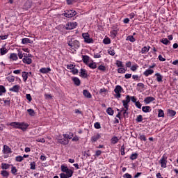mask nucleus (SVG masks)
Here are the masks:
<instances>
[{
    "label": "nucleus",
    "instance_id": "1",
    "mask_svg": "<svg viewBox=\"0 0 178 178\" xmlns=\"http://www.w3.org/2000/svg\"><path fill=\"white\" fill-rule=\"evenodd\" d=\"M67 43L70 47V51H72L73 53L76 52V50L80 48V42L77 40V39L71 36L67 37Z\"/></svg>",
    "mask_w": 178,
    "mask_h": 178
},
{
    "label": "nucleus",
    "instance_id": "2",
    "mask_svg": "<svg viewBox=\"0 0 178 178\" xmlns=\"http://www.w3.org/2000/svg\"><path fill=\"white\" fill-rule=\"evenodd\" d=\"M77 15V12L74 10H67L65 11L63 15L65 17H67L68 19H70L72 17H74Z\"/></svg>",
    "mask_w": 178,
    "mask_h": 178
},
{
    "label": "nucleus",
    "instance_id": "3",
    "mask_svg": "<svg viewBox=\"0 0 178 178\" xmlns=\"http://www.w3.org/2000/svg\"><path fill=\"white\" fill-rule=\"evenodd\" d=\"M82 37L84 39V42L86 44H94V39L90 38L88 33H82Z\"/></svg>",
    "mask_w": 178,
    "mask_h": 178
},
{
    "label": "nucleus",
    "instance_id": "4",
    "mask_svg": "<svg viewBox=\"0 0 178 178\" xmlns=\"http://www.w3.org/2000/svg\"><path fill=\"white\" fill-rule=\"evenodd\" d=\"M122 91H123V88H122V86L119 85L115 86L114 89V92H115V98H120L122 97Z\"/></svg>",
    "mask_w": 178,
    "mask_h": 178
},
{
    "label": "nucleus",
    "instance_id": "5",
    "mask_svg": "<svg viewBox=\"0 0 178 178\" xmlns=\"http://www.w3.org/2000/svg\"><path fill=\"white\" fill-rule=\"evenodd\" d=\"M77 27V22H67L65 25H64V28L65 30H73Z\"/></svg>",
    "mask_w": 178,
    "mask_h": 178
},
{
    "label": "nucleus",
    "instance_id": "6",
    "mask_svg": "<svg viewBox=\"0 0 178 178\" xmlns=\"http://www.w3.org/2000/svg\"><path fill=\"white\" fill-rule=\"evenodd\" d=\"M161 168H166V165L168 163V157L166 154H163L161 159L159 161Z\"/></svg>",
    "mask_w": 178,
    "mask_h": 178
},
{
    "label": "nucleus",
    "instance_id": "7",
    "mask_svg": "<svg viewBox=\"0 0 178 178\" xmlns=\"http://www.w3.org/2000/svg\"><path fill=\"white\" fill-rule=\"evenodd\" d=\"M129 104H130V95H127L125 100H122V104L124 109H129V107L130 106Z\"/></svg>",
    "mask_w": 178,
    "mask_h": 178
},
{
    "label": "nucleus",
    "instance_id": "8",
    "mask_svg": "<svg viewBox=\"0 0 178 178\" xmlns=\"http://www.w3.org/2000/svg\"><path fill=\"white\" fill-rule=\"evenodd\" d=\"M31 6H33V1L27 0L23 6V9L24 10H29Z\"/></svg>",
    "mask_w": 178,
    "mask_h": 178
},
{
    "label": "nucleus",
    "instance_id": "9",
    "mask_svg": "<svg viewBox=\"0 0 178 178\" xmlns=\"http://www.w3.org/2000/svg\"><path fill=\"white\" fill-rule=\"evenodd\" d=\"M2 152L3 154H12L13 152L12 151V149L9 146H8L7 145H4L3 146Z\"/></svg>",
    "mask_w": 178,
    "mask_h": 178
},
{
    "label": "nucleus",
    "instance_id": "10",
    "mask_svg": "<svg viewBox=\"0 0 178 178\" xmlns=\"http://www.w3.org/2000/svg\"><path fill=\"white\" fill-rule=\"evenodd\" d=\"M22 62L23 63H26V65H31V63H33V60L29 58V56H27V54H26V55H24V58H22Z\"/></svg>",
    "mask_w": 178,
    "mask_h": 178
},
{
    "label": "nucleus",
    "instance_id": "11",
    "mask_svg": "<svg viewBox=\"0 0 178 178\" xmlns=\"http://www.w3.org/2000/svg\"><path fill=\"white\" fill-rule=\"evenodd\" d=\"M29 128V124L26 122H20L19 124V129L22 130V131H26Z\"/></svg>",
    "mask_w": 178,
    "mask_h": 178
},
{
    "label": "nucleus",
    "instance_id": "12",
    "mask_svg": "<svg viewBox=\"0 0 178 178\" xmlns=\"http://www.w3.org/2000/svg\"><path fill=\"white\" fill-rule=\"evenodd\" d=\"M99 138H101V134H96L95 135H94L93 136L91 137L90 140L92 143H97V141H98V140H99Z\"/></svg>",
    "mask_w": 178,
    "mask_h": 178
},
{
    "label": "nucleus",
    "instance_id": "13",
    "mask_svg": "<svg viewBox=\"0 0 178 178\" xmlns=\"http://www.w3.org/2000/svg\"><path fill=\"white\" fill-rule=\"evenodd\" d=\"M51 70V67H42L40 69L39 72L40 73H42V74H47V73H49Z\"/></svg>",
    "mask_w": 178,
    "mask_h": 178
},
{
    "label": "nucleus",
    "instance_id": "14",
    "mask_svg": "<svg viewBox=\"0 0 178 178\" xmlns=\"http://www.w3.org/2000/svg\"><path fill=\"white\" fill-rule=\"evenodd\" d=\"M154 101H155V97H147L144 99V102L145 104H146V105H148V104H151V102H154Z\"/></svg>",
    "mask_w": 178,
    "mask_h": 178
},
{
    "label": "nucleus",
    "instance_id": "15",
    "mask_svg": "<svg viewBox=\"0 0 178 178\" xmlns=\"http://www.w3.org/2000/svg\"><path fill=\"white\" fill-rule=\"evenodd\" d=\"M29 74H31V72H22V76L23 79V81L26 83L27 81V79H29Z\"/></svg>",
    "mask_w": 178,
    "mask_h": 178
},
{
    "label": "nucleus",
    "instance_id": "16",
    "mask_svg": "<svg viewBox=\"0 0 178 178\" xmlns=\"http://www.w3.org/2000/svg\"><path fill=\"white\" fill-rule=\"evenodd\" d=\"M79 73L81 77H83L84 79H87V77H88V74H87V70H86V69H81Z\"/></svg>",
    "mask_w": 178,
    "mask_h": 178
},
{
    "label": "nucleus",
    "instance_id": "17",
    "mask_svg": "<svg viewBox=\"0 0 178 178\" xmlns=\"http://www.w3.org/2000/svg\"><path fill=\"white\" fill-rule=\"evenodd\" d=\"M142 111L144 112V113H149L152 109L151 108V106H145L142 107Z\"/></svg>",
    "mask_w": 178,
    "mask_h": 178
},
{
    "label": "nucleus",
    "instance_id": "18",
    "mask_svg": "<svg viewBox=\"0 0 178 178\" xmlns=\"http://www.w3.org/2000/svg\"><path fill=\"white\" fill-rule=\"evenodd\" d=\"M19 90H20V86L15 85L11 88H10L9 91H12V92H19Z\"/></svg>",
    "mask_w": 178,
    "mask_h": 178
},
{
    "label": "nucleus",
    "instance_id": "19",
    "mask_svg": "<svg viewBox=\"0 0 178 178\" xmlns=\"http://www.w3.org/2000/svg\"><path fill=\"white\" fill-rule=\"evenodd\" d=\"M151 74H154V70L148 69L143 72V75L145 76V77H148V76H151Z\"/></svg>",
    "mask_w": 178,
    "mask_h": 178
},
{
    "label": "nucleus",
    "instance_id": "20",
    "mask_svg": "<svg viewBox=\"0 0 178 178\" xmlns=\"http://www.w3.org/2000/svg\"><path fill=\"white\" fill-rule=\"evenodd\" d=\"M10 126L13 127L14 129H19L20 122H13L11 123H10Z\"/></svg>",
    "mask_w": 178,
    "mask_h": 178
},
{
    "label": "nucleus",
    "instance_id": "21",
    "mask_svg": "<svg viewBox=\"0 0 178 178\" xmlns=\"http://www.w3.org/2000/svg\"><path fill=\"white\" fill-rule=\"evenodd\" d=\"M72 81L74 83L75 86H76L77 87H79V86H80L81 84V81H80V79H79L78 77H73L72 78Z\"/></svg>",
    "mask_w": 178,
    "mask_h": 178
},
{
    "label": "nucleus",
    "instance_id": "22",
    "mask_svg": "<svg viewBox=\"0 0 178 178\" xmlns=\"http://www.w3.org/2000/svg\"><path fill=\"white\" fill-rule=\"evenodd\" d=\"M83 94L84 97H86V98H92V95L87 90H83Z\"/></svg>",
    "mask_w": 178,
    "mask_h": 178
},
{
    "label": "nucleus",
    "instance_id": "23",
    "mask_svg": "<svg viewBox=\"0 0 178 178\" xmlns=\"http://www.w3.org/2000/svg\"><path fill=\"white\" fill-rule=\"evenodd\" d=\"M118 31H119V29L115 28V29H113V31L110 32L113 38H115L116 35H118Z\"/></svg>",
    "mask_w": 178,
    "mask_h": 178
},
{
    "label": "nucleus",
    "instance_id": "24",
    "mask_svg": "<svg viewBox=\"0 0 178 178\" xmlns=\"http://www.w3.org/2000/svg\"><path fill=\"white\" fill-rule=\"evenodd\" d=\"M9 59L10 60H17L19 58L17 57V54H16V53H12L9 56Z\"/></svg>",
    "mask_w": 178,
    "mask_h": 178
},
{
    "label": "nucleus",
    "instance_id": "25",
    "mask_svg": "<svg viewBox=\"0 0 178 178\" xmlns=\"http://www.w3.org/2000/svg\"><path fill=\"white\" fill-rule=\"evenodd\" d=\"M73 133L72 132H70L69 134H63V137L64 138H66L67 140H72V138H73Z\"/></svg>",
    "mask_w": 178,
    "mask_h": 178
},
{
    "label": "nucleus",
    "instance_id": "26",
    "mask_svg": "<svg viewBox=\"0 0 178 178\" xmlns=\"http://www.w3.org/2000/svg\"><path fill=\"white\" fill-rule=\"evenodd\" d=\"M22 44H33V41L29 38H25L22 39Z\"/></svg>",
    "mask_w": 178,
    "mask_h": 178
},
{
    "label": "nucleus",
    "instance_id": "27",
    "mask_svg": "<svg viewBox=\"0 0 178 178\" xmlns=\"http://www.w3.org/2000/svg\"><path fill=\"white\" fill-rule=\"evenodd\" d=\"M168 115L170 118H173L176 115V111L175 110L168 109Z\"/></svg>",
    "mask_w": 178,
    "mask_h": 178
},
{
    "label": "nucleus",
    "instance_id": "28",
    "mask_svg": "<svg viewBox=\"0 0 178 178\" xmlns=\"http://www.w3.org/2000/svg\"><path fill=\"white\" fill-rule=\"evenodd\" d=\"M106 113L110 116H113V113H115V111L111 107H108L106 109Z\"/></svg>",
    "mask_w": 178,
    "mask_h": 178
},
{
    "label": "nucleus",
    "instance_id": "29",
    "mask_svg": "<svg viewBox=\"0 0 178 178\" xmlns=\"http://www.w3.org/2000/svg\"><path fill=\"white\" fill-rule=\"evenodd\" d=\"M9 168H10V164H8L6 163H1V169H3V170H6L9 169Z\"/></svg>",
    "mask_w": 178,
    "mask_h": 178
},
{
    "label": "nucleus",
    "instance_id": "30",
    "mask_svg": "<svg viewBox=\"0 0 178 178\" xmlns=\"http://www.w3.org/2000/svg\"><path fill=\"white\" fill-rule=\"evenodd\" d=\"M0 54L1 56L6 55L8 54V49L6 47H1L0 49Z\"/></svg>",
    "mask_w": 178,
    "mask_h": 178
},
{
    "label": "nucleus",
    "instance_id": "31",
    "mask_svg": "<svg viewBox=\"0 0 178 178\" xmlns=\"http://www.w3.org/2000/svg\"><path fill=\"white\" fill-rule=\"evenodd\" d=\"M127 41H130V42H136V38L133 35H128L126 38Z\"/></svg>",
    "mask_w": 178,
    "mask_h": 178
},
{
    "label": "nucleus",
    "instance_id": "32",
    "mask_svg": "<svg viewBox=\"0 0 178 178\" xmlns=\"http://www.w3.org/2000/svg\"><path fill=\"white\" fill-rule=\"evenodd\" d=\"M1 175L3 177H9V172H8L7 170H1Z\"/></svg>",
    "mask_w": 178,
    "mask_h": 178
},
{
    "label": "nucleus",
    "instance_id": "33",
    "mask_svg": "<svg viewBox=\"0 0 178 178\" xmlns=\"http://www.w3.org/2000/svg\"><path fill=\"white\" fill-rule=\"evenodd\" d=\"M154 76H156V81L159 83H161L162 79H163V76H162L159 73H156Z\"/></svg>",
    "mask_w": 178,
    "mask_h": 178
},
{
    "label": "nucleus",
    "instance_id": "34",
    "mask_svg": "<svg viewBox=\"0 0 178 178\" xmlns=\"http://www.w3.org/2000/svg\"><path fill=\"white\" fill-rule=\"evenodd\" d=\"M111 144H118L119 143V138L117 136H113L111 140Z\"/></svg>",
    "mask_w": 178,
    "mask_h": 178
},
{
    "label": "nucleus",
    "instance_id": "35",
    "mask_svg": "<svg viewBox=\"0 0 178 178\" xmlns=\"http://www.w3.org/2000/svg\"><path fill=\"white\" fill-rule=\"evenodd\" d=\"M6 80L8 81V83H13L15 81V76L10 75L6 77Z\"/></svg>",
    "mask_w": 178,
    "mask_h": 178
},
{
    "label": "nucleus",
    "instance_id": "36",
    "mask_svg": "<svg viewBox=\"0 0 178 178\" xmlns=\"http://www.w3.org/2000/svg\"><path fill=\"white\" fill-rule=\"evenodd\" d=\"M149 51V49L147 47V46H145L141 49L140 53H142L143 54H147Z\"/></svg>",
    "mask_w": 178,
    "mask_h": 178
},
{
    "label": "nucleus",
    "instance_id": "37",
    "mask_svg": "<svg viewBox=\"0 0 178 178\" xmlns=\"http://www.w3.org/2000/svg\"><path fill=\"white\" fill-rule=\"evenodd\" d=\"M129 158L131 161H135V159H137V158H138V154L137 153L131 154Z\"/></svg>",
    "mask_w": 178,
    "mask_h": 178
},
{
    "label": "nucleus",
    "instance_id": "38",
    "mask_svg": "<svg viewBox=\"0 0 178 178\" xmlns=\"http://www.w3.org/2000/svg\"><path fill=\"white\" fill-rule=\"evenodd\" d=\"M158 112V118H165V113L163 112V110L159 109Z\"/></svg>",
    "mask_w": 178,
    "mask_h": 178
},
{
    "label": "nucleus",
    "instance_id": "39",
    "mask_svg": "<svg viewBox=\"0 0 178 178\" xmlns=\"http://www.w3.org/2000/svg\"><path fill=\"white\" fill-rule=\"evenodd\" d=\"M66 175L67 176L68 178L72 177V176H73V170H70L68 168V170L66 171L65 172Z\"/></svg>",
    "mask_w": 178,
    "mask_h": 178
},
{
    "label": "nucleus",
    "instance_id": "40",
    "mask_svg": "<svg viewBox=\"0 0 178 178\" xmlns=\"http://www.w3.org/2000/svg\"><path fill=\"white\" fill-rule=\"evenodd\" d=\"M29 116H35V111L33 109L29 108L27 110Z\"/></svg>",
    "mask_w": 178,
    "mask_h": 178
},
{
    "label": "nucleus",
    "instance_id": "41",
    "mask_svg": "<svg viewBox=\"0 0 178 178\" xmlns=\"http://www.w3.org/2000/svg\"><path fill=\"white\" fill-rule=\"evenodd\" d=\"M138 139L140 140V141H147V138L145 137V135L144 134H139Z\"/></svg>",
    "mask_w": 178,
    "mask_h": 178
},
{
    "label": "nucleus",
    "instance_id": "42",
    "mask_svg": "<svg viewBox=\"0 0 178 178\" xmlns=\"http://www.w3.org/2000/svg\"><path fill=\"white\" fill-rule=\"evenodd\" d=\"M61 172H63L64 173H66L67 170H69V168L67 166L61 165L60 166Z\"/></svg>",
    "mask_w": 178,
    "mask_h": 178
},
{
    "label": "nucleus",
    "instance_id": "43",
    "mask_svg": "<svg viewBox=\"0 0 178 178\" xmlns=\"http://www.w3.org/2000/svg\"><path fill=\"white\" fill-rule=\"evenodd\" d=\"M11 173H12V175H14V176H16V175H17V170L16 167L13 166L11 168Z\"/></svg>",
    "mask_w": 178,
    "mask_h": 178
},
{
    "label": "nucleus",
    "instance_id": "44",
    "mask_svg": "<svg viewBox=\"0 0 178 178\" xmlns=\"http://www.w3.org/2000/svg\"><path fill=\"white\" fill-rule=\"evenodd\" d=\"M88 60H90V56H83V63H88Z\"/></svg>",
    "mask_w": 178,
    "mask_h": 178
},
{
    "label": "nucleus",
    "instance_id": "45",
    "mask_svg": "<svg viewBox=\"0 0 178 178\" xmlns=\"http://www.w3.org/2000/svg\"><path fill=\"white\" fill-rule=\"evenodd\" d=\"M161 42H162V44H164V45H168V44H169V42H170L169 41V40H168V38H163L161 40Z\"/></svg>",
    "mask_w": 178,
    "mask_h": 178
},
{
    "label": "nucleus",
    "instance_id": "46",
    "mask_svg": "<svg viewBox=\"0 0 178 178\" xmlns=\"http://www.w3.org/2000/svg\"><path fill=\"white\" fill-rule=\"evenodd\" d=\"M108 55H111V56H115L116 52H115L114 49H108Z\"/></svg>",
    "mask_w": 178,
    "mask_h": 178
},
{
    "label": "nucleus",
    "instance_id": "47",
    "mask_svg": "<svg viewBox=\"0 0 178 178\" xmlns=\"http://www.w3.org/2000/svg\"><path fill=\"white\" fill-rule=\"evenodd\" d=\"M90 69H97V63H92L88 65Z\"/></svg>",
    "mask_w": 178,
    "mask_h": 178
},
{
    "label": "nucleus",
    "instance_id": "48",
    "mask_svg": "<svg viewBox=\"0 0 178 178\" xmlns=\"http://www.w3.org/2000/svg\"><path fill=\"white\" fill-rule=\"evenodd\" d=\"M123 118H129V109L125 108L124 111L123 112Z\"/></svg>",
    "mask_w": 178,
    "mask_h": 178
},
{
    "label": "nucleus",
    "instance_id": "49",
    "mask_svg": "<svg viewBox=\"0 0 178 178\" xmlns=\"http://www.w3.org/2000/svg\"><path fill=\"white\" fill-rule=\"evenodd\" d=\"M24 55H26L25 53L23 54V52H22V51L18 50V58L19 59H23V56H24Z\"/></svg>",
    "mask_w": 178,
    "mask_h": 178
},
{
    "label": "nucleus",
    "instance_id": "50",
    "mask_svg": "<svg viewBox=\"0 0 178 178\" xmlns=\"http://www.w3.org/2000/svg\"><path fill=\"white\" fill-rule=\"evenodd\" d=\"M98 70H100L101 72H105V70H106V67H105V65H99L97 67Z\"/></svg>",
    "mask_w": 178,
    "mask_h": 178
},
{
    "label": "nucleus",
    "instance_id": "51",
    "mask_svg": "<svg viewBox=\"0 0 178 178\" xmlns=\"http://www.w3.org/2000/svg\"><path fill=\"white\" fill-rule=\"evenodd\" d=\"M115 65L118 66V67H123V62H122V61H120L119 60H118L116 61Z\"/></svg>",
    "mask_w": 178,
    "mask_h": 178
},
{
    "label": "nucleus",
    "instance_id": "52",
    "mask_svg": "<svg viewBox=\"0 0 178 178\" xmlns=\"http://www.w3.org/2000/svg\"><path fill=\"white\" fill-rule=\"evenodd\" d=\"M103 42L104 44H111V38H106L103 40Z\"/></svg>",
    "mask_w": 178,
    "mask_h": 178
},
{
    "label": "nucleus",
    "instance_id": "53",
    "mask_svg": "<svg viewBox=\"0 0 178 178\" xmlns=\"http://www.w3.org/2000/svg\"><path fill=\"white\" fill-rule=\"evenodd\" d=\"M24 159L22 156H17L15 157L16 162H22Z\"/></svg>",
    "mask_w": 178,
    "mask_h": 178
},
{
    "label": "nucleus",
    "instance_id": "54",
    "mask_svg": "<svg viewBox=\"0 0 178 178\" xmlns=\"http://www.w3.org/2000/svg\"><path fill=\"white\" fill-rule=\"evenodd\" d=\"M30 169L32 170H35V161H33L30 163Z\"/></svg>",
    "mask_w": 178,
    "mask_h": 178
},
{
    "label": "nucleus",
    "instance_id": "55",
    "mask_svg": "<svg viewBox=\"0 0 178 178\" xmlns=\"http://www.w3.org/2000/svg\"><path fill=\"white\" fill-rule=\"evenodd\" d=\"M137 69H138V65H137V64L133 65L131 67V70H132V72H136V70H137Z\"/></svg>",
    "mask_w": 178,
    "mask_h": 178
},
{
    "label": "nucleus",
    "instance_id": "56",
    "mask_svg": "<svg viewBox=\"0 0 178 178\" xmlns=\"http://www.w3.org/2000/svg\"><path fill=\"white\" fill-rule=\"evenodd\" d=\"M67 5H73L74 2H79V0H66Z\"/></svg>",
    "mask_w": 178,
    "mask_h": 178
},
{
    "label": "nucleus",
    "instance_id": "57",
    "mask_svg": "<svg viewBox=\"0 0 178 178\" xmlns=\"http://www.w3.org/2000/svg\"><path fill=\"white\" fill-rule=\"evenodd\" d=\"M136 122H138V123H141V122H143V115H138L136 118Z\"/></svg>",
    "mask_w": 178,
    "mask_h": 178
},
{
    "label": "nucleus",
    "instance_id": "58",
    "mask_svg": "<svg viewBox=\"0 0 178 178\" xmlns=\"http://www.w3.org/2000/svg\"><path fill=\"white\" fill-rule=\"evenodd\" d=\"M135 106H136V108H138V109H141V106H143V104H141V103L140 102V101H138L135 103Z\"/></svg>",
    "mask_w": 178,
    "mask_h": 178
},
{
    "label": "nucleus",
    "instance_id": "59",
    "mask_svg": "<svg viewBox=\"0 0 178 178\" xmlns=\"http://www.w3.org/2000/svg\"><path fill=\"white\" fill-rule=\"evenodd\" d=\"M0 91L1 92V93L5 94V92H6V88H5V86L1 85L0 86Z\"/></svg>",
    "mask_w": 178,
    "mask_h": 178
},
{
    "label": "nucleus",
    "instance_id": "60",
    "mask_svg": "<svg viewBox=\"0 0 178 178\" xmlns=\"http://www.w3.org/2000/svg\"><path fill=\"white\" fill-rule=\"evenodd\" d=\"M118 73H121V74L126 73V69H124V68H118Z\"/></svg>",
    "mask_w": 178,
    "mask_h": 178
},
{
    "label": "nucleus",
    "instance_id": "61",
    "mask_svg": "<svg viewBox=\"0 0 178 178\" xmlns=\"http://www.w3.org/2000/svg\"><path fill=\"white\" fill-rule=\"evenodd\" d=\"M95 129H101V124L99 122H95L94 124Z\"/></svg>",
    "mask_w": 178,
    "mask_h": 178
},
{
    "label": "nucleus",
    "instance_id": "62",
    "mask_svg": "<svg viewBox=\"0 0 178 178\" xmlns=\"http://www.w3.org/2000/svg\"><path fill=\"white\" fill-rule=\"evenodd\" d=\"M121 155H126V152H124V145H122L120 149Z\"/></svg>",
    "mask_w": 178,
    "mask_h": 178
},
{
    "label": "nucleus",
    "instance_id": "63",
    "mask_svg": "<svg viewBox=\"0 0 178 178\" xmlns=\"http://www.w3.org/2000/svg\"><path fill=\"white\" fill-rule=\"evenodd\" d=\"M123 177H125V178H132V176L131 175L129 174V173H125L124 175H123Z\"/></svg>",
    "mask_w": 178,
    "mask_h": 178
},
{
    "label": "nucleus",
    "instance_id": "64",
    "mask_svg": "<svg viewBox=\"0 0 178 178\" xmlns=\"http://www.w3.org/2000/svg\"><path fill=\"white\" fill-rule=\"evenodd\" d=\"M60 178H69V177H67V175L66 174H65V173H61V174H60Z\"/></svg>",
    "mask_w": 178,
    "mask_h": 178
}]
</instances>
